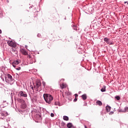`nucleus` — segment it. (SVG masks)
I'll list each match as a JSON object with an SVG mask.
<instances>
[{
    "mask_svg": "<svg viewBox=\"0 0 128 128\" xmlns=\"http://www.w3.org/2000/svg\"><path fill=\"white\" fill-rule=\"evenodd\" d=\"M50 116H52V118H54V113H52L50 114Z\"/></svg>",
    "mask_w": 128,
    "mask_h": 128,
    "instance_id": "19",
    "label": "nucleus"
},
{
    "mask_svg": "<svg viewBox=\"0 0 128 128\" xmlns=\"http://www.w3.org/2000/svg\"><path fill=\"white\" fill-rule=\"evenodd\" d=\"M84 128H88V127H86V126H84Z\"/></svg>",
    "mask_w": 128,
    "mask_h": 128,
    "instance_id": "29",
    "label": "nucleus"
},
{
    "mask_svg": "<svg viewBox=\"0 0 128 128\" xmlns=\"http://www.w3.org/2000/svg\"><path fill=\"white\" fill-rule=\"evenodd\" d=\"M20 52L22 54H24V56L28 55V52H26V50L24 49H21Z\"/></svg>",
    "mask_w": 128,
    "mask_h": 128,
    "instance_id": "7",
    "label": "nucleus"
},
{
    "mask_svg": "<svg viewBox=\"0 0 128 128\" xmlns=\"http://www.w3.org/2000/svg\"><path fill=\"white\" fill-rule=\"evenodd\" d=\"M4 114H5V116H8V112H4Z\"/></svg>",
    "mask_w": 128,
    "mask_h": 128,
    "instance_id": "21",
    "label": "nucleus"
},
{
    "mask_svg": "<svg viewBox=\"0 0 128 128\" xmlns=\"http://www.w3.org/2000/svg\"><path fill=\"white\" fill-rule=\"evenodd\" d=\"M60 86L61 88L64 89V88H66V85L64 84H62L60 85Z\"/></svg>",
    "mask_w": 128,
    "mask_h": 128,
    "instance_id": "8",
    "label": "nucleus"
},
{
    "mask_svg": "<svg viewBox=\"0 0 128 128\" xmlns=\"http://www.w3.org/2000/svg\"><path fill=\"white\" fill-rule=\"evenodd\" d=\"M96 104H98V106H102V103L100 100H97Z\"/></svg>",
    "mask_w": 128,
    "mask_h": 128,
    "instance_id": "9",
    "label": "nucleus"
},
{
    "mask_svg": "<svg viewBox=\"0 0 128 128\" xmlns=\"http://www.w3.org/2000/svg\"><path fill=\"white\" fill-rule=\"evenodd\" d=\"M44 100L47 102V104H50L52 102L54 98L50 94H45L43 95Z\"/></svg>",
    "mask_w": 128,
    "mask_h": 128,
    "instance_id": "1",
    "label": "nucleus"
},
{
    "mask_svg": "<svg viewBox=\"0 0 128 128\" xmlns=\"http://www.w3.org/2000/svg\"><path fill=\"white\" fill-rule=\"evenodd\" d=\"M36 116H40H40L39 114H37Z\"/></svg>",
    "mask_w": 128,
    "mask_h": 128,
    "instance_id": "28",
    "label": "nucleus"
},
{
    "mask_svg": "<svg viewBox=\"0 0 128 128\" xmlns=\"http://www.w3.org/2000/svg\"><path fill=\"white\" fill-rule=\"evenodd\" d=\"M74 30H76V26H74Z\"/></svg>",
    "mask_w": 128,
    "mask_h": 128,
    "instance_id": "25",
    "label": "nucleus"
},
{
    "mask_svg": "<svg viewBox=\"0 0 128 128\" xmlns=\"http://www.w3.org/2000/svg\"><path fill=\"white\" fill-rule=\"evenodd\" d=\"M120 112H122L121 110H120Z\"/></svg>",
    "mask_w": 128,
    "mask_h": 128,
    "instance_id": "34",
    "label": "nucleus"
},
{
    "mask_svg": "<svg viewBox=\"0 0 128 128\" xmlns=\"http://www.w3.org/2000/svg\"><path fill=\"white\" fill-rule=\"evenodd\" d=\"M0 34H2V30H0Z\"/></svg>",
    "mask_w": 128,
    "mask_h": 128,
    "instance_id": "31",
    "label": "nucleus"
},
{
    "mask_svg": "<svg viewBox=\"0 0 128 128\" xmlns=\"http://www.w3.org/2000/svg\"><path fill=\"white\" fill-rule=\"evenodd\" d=\"M100 90H101V92H106V86H104V88H101Z\"/></svg>",
    "mask_w": 128,
    "mask_h": 128,
    "instance_id": "15",
    "label": "nucleus"
},
{
    "mask_svg": "<svg viewBox=\"0 0 128 128\" xmlns=\"http://www.w3.org/2000/svg\"><path fill=\"white\" fill-rule=\"evenodd\" d=\"M42 86V83L40 81H37L36 82V86H34V89L38 92V90H40V88Z\"/></svg>",
    "mask_w": 128,
    "mask_h": 128,
    "instance_id": "3",
    "label": "nucleus"
},
{
    "mask_svg": "<svg viewBox=\"0 0 128 128\" xmlns=\"http://www.w3.org/2000/svg\"><path fill=\"white\" fill-rule=\"evenodd\" d=\"M16 70H20V67H19V68H16Z\"/></svg>",
    "mask_w": 128,
    "mask_h": 128,
    "instance_id": "22",
    "label": "nucleus"
},
{
    "mask_svg": "<svg viewBox=\"0 0 128 128\" xmlns=\"http://www.w3.org/2000/svg\"><path fill=\"white\" fill-rule=\"evenodd\" d=\"M77 100H78V98H75L74 99V102H76Z\"/></svg>",
    "mask_w": 128,
    "mask_h": 128,
    "instance_id": "24",
    "label": "nucleus"
},
{
    "mask_svg": "<svg viewBox=\"0 0 128 128\" xmlns=\"http://www.w3.org/2000/svg\"><path fill=\"white\" fill-rule=\"evenodd\" d=\"M20 64V62L18 60H15L12 63V66L14 68H16L18 64Z\"/></svg>",
    "mask_w": 128,
    "mask_h": 128,
    "instance_id": "5",
    "label": "nucleus"
},
{
    "mask_svg": "<svg viewBox=\"0 0 128 128\" xmlns=\"http://www.w3.org/2000/svg\"><path fill=\"white\" fill-rule=\"evenodd\" d=\"M32 90H34V87L32 86Z\"/></svg>",
    "mask_w": 128,
    "mask_h": 128,
    "instance_id": "32",
    "label": "nucleus"
},
{
    "mask_svg": "<svg viewBox=\"0 0 128 128\" xmlns=\"http://www.w3.org/2000/svg\"><path fill=\"white\" fill-rule=\"evenodd\" d=\"M17 100H18V102H22V100L20 98H18Z\"/></svg>",
    "mask_w": 128,
    "mask_h": 128,
    "instance_id": "17",
    "label": "nucleus"
},
{
    "mask_svg": "<svg viewBox=\"0 0 128 128\" xmlns=\"http://www.w3.org/2000/svg\"><path fill=\"white\" fill-rule=\"evenodd\" d=\"M110 108H111L110 106H106V110L107 112H110Z\"/></svg>",
    "mask_w": 128,
    "mask_h": 128,
    "instance_id": "10",
    "label": "nucleus"
},
{
    "mask_svg": "<svg viewBox=\"0 0 128 128\" xmlns=\"http://www.w3.org/2000/svg\"><path fill=\"white\" fill-rule=\"evenodd\" d=\"M104 42L110 44V40L108 38H104Z\"/></svg>",
    "mask_w": 128,
    "mask_h": 128,
    "instance_id": "11",
    "label": "nucleus"
},
{
    "mask_svg": "<svg viewBox=\"0 0 128 128\" xmlns=\"http://www.w3.org/2000/svg\"><path fill=\"white\" fill-rule=\"evenodd\" d=\"M74 96H75L76 98L78 96V95L76 94H74Z\"/></svg>",
    "mask_w": 128,
    "mask_h": 128,
    "instance_id": "23",
    "label": "nucleus"
},
{
    "mask_svg": "<svg viewBox=\"0 0 128 128\" xmlns=\"http://www.w3.org/2000/svg\"><path fill=\"white\" fill-rule=\"evenodd\" d=\"M72 126V123H68L67 124V128H71Z\"/></svg>",
    "mask_w": 128,
    "mask_h": 128,
    "instance_id": "14",
    "label": "nucleus"
},
{
    "mask_svg": "<svg viewBox=\"0 0 128 128\" xmlns=\"http://www.w3.org/2000/svg\"><path fill=\"white\" fill-rule=\"evenodd\" d=\"M82 100H86V94H84L82 95Z\"/></svg>",
    "mask_w": 128,
    "mask_h": 128,
    "instance_id": "12",
    "label": "nucleus"
},
{
    "mask_svg": "<svg viewBox=\"0 0 128 128\" xmlns=\"http://www.w3.org/2000/svg\"><path fill=\"white\" fill-rule=\"evenodd\" d=\"M115 98H116V100H120V96H116L115 97Z\"/></svg>",
    "mask_w": 128,
    "mask_h": 128,
    "instance_id": "16",
    "label": "nucleus"
},
{
    "mask_svg": "<svg viewBox=\"0 0 128 128\" xmlns=\"http://www.w3.org/2000/svg\"><path fill=\"white\" fill-rule=\"evenodd\" d=\"M12 52H16V48H12Z\"/></svg>",
    "mask_w": 128,
    "mask_h": 128,
    "instance_id": "20",
    "label": "nucleus"
},
{
    "mask_svg": "<svg viewBox=\"0 0 128 128\" xmlns=\"http://www.w3.org/2000/svg\"><path fill=\"white\" fill-rule=\"evenodd\" d=\"M124 4H128V2H124Z\"/></svg>",
    "mask_w": 128,
    "mask_h": 128,
    "instance_id": "26",
    "label": "nucleus"
},
{
    "mask_svg": "<svg viewBox=\"0 0 128 128\" xmlns=\"http://www.w3.org/2000/svg\"><path fill=\"white\" fill-rule=\"evenodd\" d=\"M63 120H66V121L68 120H69L68 116H64Z\"/></svg>",
    "mask_w": 128,
    "mask_h": 128,
    "instance_id": "13",
    "label": "nucleus"
},
{
    "mask_svg": "<svg viewBox=\"0 0 128 128\" xmlns=\"http://www.w3.org/2000/svg\"><path fill=\"white\" fill-rule=\"evenodd\" d=\"M12 80V76L10 74H8L7 76L5 78V80L7 84H10Z\"/></svg>",
    "mask_w": 128,
    "mask_h": 128,
    "instance_id": "2",
    "label": "nucleus"
},
{
    "mask_svg": "<svg viewBox=\"0 0 128 128\" xmlns=\"http://www.w3.org/2000/svg\"><path fill=\"white\" fill-rule=\"evenodd\" d=\"M1 116H6V114L4 113H2Z\"/></svg>",
    "mask_w": 128,
    "mask_h": 128,
    "instance_id": "18",
    "label": "nucleus"
},
{
    "mask_svg": "<svg viewBox=\"0 0 128 128\" xmlns=\"http://www.w3.org/2000/svg\"><path fill=\"white\" fill-rule=\"evenodd\" d=\"M55 104H56V102H55Z\"/></svg>",
    "mask_w": 128,
    "mask_h": 128,
    "instance_id": "33",
    "label": "nucleus"
},
{
    "mask_svg": "<svg viewBox=\"0 0 128 128\" xmlns=\"http://www.w3.org/2000/svg\"><path fill=\"white\" fill-rule=\"evenodd\" d=\"M72 128H76L74 126H72Z\"/></svg>",
    "mask_w": 128,
    "mask_h": 128,
    "instance_id": "30",
    "label": "nucleus"
},
{
    "mask_svg": "<svg viewBox=\"0 0 128 128\" xmlns=\"http://www.w3.org/2000/svg\"><path fill=\"white\" fill-rule=\"evenodd\" d=\"M20 96H23L24 98H26L28 96V94H26V92H24L22 91L20 92Z\"/></svg>",
    "mask_w": 128,
    "mask_h": 128,
    "instance_id": "6",
    "label": "nucleus"
},
{
    "mask_svg": "<svg viewBox=\"0 0 128 128\" xmlns=\"http://www.w3.org/2000/svg\"><path fill=\"white\" fill-rule=\"evenodd\" d=\"M43 86H46V83L43 82Z\"/></svg>",
    "mask_w": 128,
    "mask_h": 128,
    "instance_id": "27",
    "label": "nucleus"
},
{
    "mask_svg": "<svg viewBox=\"0 0 128 128\" xmlns=\"http://www.w3.org/2000/svg\"><path fill=\"white\" fill-rule=\"evenodd\" d=\"M8 44L12 48H16V44L12 40H8Z\"/></svg>",
    "mask_w": 128,
    "mask_h": 128,
    "instance_id": "4",
    "label": "nucleus"
}]
</instances>
